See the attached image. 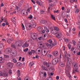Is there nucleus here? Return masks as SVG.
<instances>
[{"label":"nucleus","instance_id":"1","mask_svg":"<svg viewBox=\"0 0 80 80\" xmlns=\"http://www.w3.org/2000/svg\"><path fill=\"white\" fill-rule=\"evenodd\" d=\"M14 45L16 47H17V48L20 47H21L22 45V42L21 41H18L15 42Z\"/></svg>","mask_w":80,"mask_h":80},{"label":"nucleus","instance_id":"52","mask_svg":"<svg viewBox=\"0 0 80 80\" xmlns=\"http://www.w3.org/2000/svg\"><path fill=\"white\" fill-rule=\"evenodd\" d=\"M31 52H32V53H35V51L32 50H31Z\"/></svg>","mask_w":80,"mask_h":80},{"label":"nucleus","instance_id":"28","mask_svg":"<svg viewBox=\"0 0 80 80\" xmlns=\"http://www.w3.org/2000/svg\"><path fill=\"white\" fill-rule=\"evenodd\" d=\"M64 54L65 55V58H67V51H65L64 52Z\"/></svg>","mask_w":80,"mask_h":80},{"label":"nucleus","instance_id":"31","mask_svg":"<svg viewBox=\"0 0 80 80\" xmlns=\"http://www.w3.org/2000/svg\"><path fill=\"white\" fill-rule=\"evenodd\" d=\"M45 80H53V79L52 77H49L47 79H46Z\"/></svg>","mask_w":80,"mask_h":80},{"label":"nucleus","instance_id":"7","mask_svg":"<svg viewBox=\"0 0 80 80\" xmlns=\"http://www.w3.org/2000/svg\"><path fill=\"white\" fill-rule=\"evenodd\" d=\"M12 56H13L14 57H16L17 56V51L13 50L12 51Z\"/></svg>","mask_w":80,"mask_h":80},{"label":"nucleus","instance_id":"18","mask_svg":"<svg viewBox=\"0 0 80 80\" xmlns=\"http://www.w3.org/2000/svg\"><path fill=\"white\" fill-rule=\"evenodd\" d=\"M51 18H52V20H55V21L56 20L55 19V16H53V15L52 14H51Z\"/></svg>","mask_w":80,"mask_h":80},{"label":"nucleus","instance_id":"12","mask_svg":"<svg viewBox=\"0 0 80 80\" xmlns=\"http://www.w3.org/2000/svg\"><path fill=\"white\" fill-rule=\"evenodd\" d=\"M7 42L9 44L13 42V39L12 38H9L7 41Z\"/></svg>","mask_w":80,"mask_h":80},{"label":"nucleus","instance_id":"42","mask_svg":"<svg viewBox=\"0 0 80 80\" xmlns=\"http://www.w3.org/2000/svg\"><path fill=\"white\" fill-rule=\"evenodd\" d=\"M46 31L47 33H48L49 32V29L48 28H46Z\"/></svg>","mask_w":80,"mask_h":80},{"label":"nucleus","instance_id":"43","mask_svg":"<svg viewBox=\"0 0 80 80\" xmlns=\"http://www.w3.org/2000/svg\"><path fill=\"white\" fill-rule=\"evenodd\" d=\"M34 64V62H32L30 63V65H31V66H32L33 65V64Z\"/></svg>","mask_w":80,"mask_h":80},{"label":"nucleus","instance_id":"61","mask_svg":"<svg viewBox=\"0 0 80 80\" xmlns=\"http://www.w3.org/2000/svg\"><path fill=\"white\" fill-rule=\"evenodd\" d=\"M65 41H66V42H67V43H68V39L67 38L65 40Z\"/></svg>","mask_w":80,"mask_h":80},{"label":"nucleus","instance_id":"2","mask_svg":"<svg viewBox=\"0 0 80 80\" xmlns=\"http://www.w3.org/2000/svg\"><path fill=\"white\" fill-rule=\"evenodd\" d=\"M72 62L70 61L67 62V65L66 68V70H70V67H71V64Z\"/></svg>","mask_w":80,"mask_h":80},{"label":"nucleus","instance_id":"46","mask_svg":"<svg viewBox=\"0 0 80 80\" xmlns=\"http://www.w3.org/2000/svg\"><path fill=\"white\" fill-rule=\"evenodd\" d=\"M43 75V77H47V73L46 72H44Z\"/></svg>","mask_w":80,"mask_h":80},{"label":"nucleus","instance_id":"39","mask_svg":"<svg viewBox=\"0 0 80 80\" xmlns=\"http://www.w3.org/2000/svg\"><path fill=\"white\" fill-rule=\"evenodd\" d=\"M32 25V28H35V27H36V25L35 24H31Z\"/></svg>","mask_w":80,"mask_h":80},{"label":"nucleus","instance_id":"38","mask_svg":"<svg viewBox=\"0 0 80 80\" xmlns=\"http://www.w3.org/2000/svg\"><path fill=\"white\" fill-rule=\"evenodd\" d=\"M79 9H76V10L75 11V13H78V12H79Z\"/></svg>","mask_w":80,"mask_h":80},{"label":"nucleus","instance_id":"44","mask_svg":"<svg viewBox=\"0 0 80 80\" xmlns=\"http://www.w3.org/2000/svg\"><path fill=\"white\" fill-rule=\"evenodd\" d=\"M41 73V72H40V76L41 77H43V74H42L40 73Z\"/></svg>","mask_w":80,"mask_h":80},{"label":"nucleus","instance_id":"34","mask_svg":"<svg viewBox=\"0 0 80 80\" xmlns=\"http://www.w3.org/2000/svg\"><path fill=\"white\" fill-rule=\"evenodd\" d=\"M68 46L69 48V50H70V49H71V45H70V44H68Z\"/></svg>","mask_w":80,"mask_h":80},{"label":"nucleus","instance_id":"59","mask_svg":"<svg viewBox=\"0 0 80 80\" xmlns=\"http://www.w3.org/2000/svg\"><path fill=\"white\" fill-rule=\"evenodd\" d=\"M7 20V19H5V18H4L3 19H2V18L1 19V22H3V21L4 20Z\"/></svg>","mask_w":80,"mask_h":80},{"label":"nucleus","instance_id":"3","mask_svg":"<svg viewBox=\"0 0 80 80\" xmlns=\"http://www.w3.org/2000/svg\"><path fill=\"white\" fill-rule=\"evenodd\" d=\"M55 36L57 38H62V33L61 32H58L55 33Z\"/></svg>","mask_w":80,"mask_h":80},{"label":"nucleus","instance_id":"15","mask_svg":"<svg viewBox=\"0 0 80 80\" xmlns=\"http://www.w3.org/2000/svg\"><path fill=\"white\" fill-rule=\"evenodd\" d=\"M47 23V21L45 20H42L41 21V23L42 24H44V23Z\"/></svg>","mask_w":80,"mask_h":80},{"label":"nucleus","instance_id":"24","mask_svg":"<svg viewBox=\"0 0 80 80\" xmlns=\"http://www.w3.org/2000/svg\"><path fill=\"white\" fill-rule=\"evenodd\" d=\"M4 57L5 58H10L9 56L6 54L4 55Z\"/></svg>","mask_w":80,"mask_h":80},{"label":"nucleus","instance_id":"27","mask_svg":"<svg viewBox=\"0 0 80 80\" xmlns=\"http://www.w3.org/2000/svg\"><path fill=\"white\" fill-rule=\"evenodd\" d=\"M3 48V43H0V48Z\"/></svg>","mask_w":80,"mask_h":80},{"label":"nucleus","instance_id":"36","mask_svg":"<svg viewBox=\"0 0 80 80\" xmlns=\"http://www.w3.org/2000/svg\"><path fill=\"white\" fill-rule=\"evenodd\" d=\"M28 18H30V19H32L33 18V16L32 15H30V16L28 17Z\"/></svg>","mask_w":80,"mask_h":80},{"label":"nucleus","instance_id":"30","mask_svg":"<svg viewBox=\"0 0 80 80\" xmlns=\"http://www.w3.org/2000/svg\"><path fill=\"white\" fill-rule=\"evenodd\" d=\"M77 0H70V2L71 3H73V2H77Z\"/></svg>","mask_w":80,"mask_h":80},{"label":"nucleus","instance_id":"50","mask_svg":"<svg viewBox=\"0 0 80 80\" xmlns=\"http://www.w3.org/2000/svg\"><path fill=\"white\" fill-rule=\"evenodd\" d=\"M45 30H43L41 31V33H45Z\"/></svg>","mask_w":80,"mask_h":80},{"label":"nucleus","instance_id":"41","mask_svg":"<svg viewBox=\"0 0 80 80\" xmlns=\"http://www.w3.org/2000/svg\"><path fill=\"white\" fill-rule=\"evenodd\" d=\"M36 2L38 5H41V2H39V1H36Z\"/></svg>","mask_w":80,"mask_h":80},{"label":"nucleus","instance_id":"4","mask_svg":"<svg viewBox=\"0 0 80 80\" xmlns=\"http://www.w3.org/2000/svg\"><path fill=\"white\" fill-rule=\"evenodd\" d=\"M60 62V59L58 58H55L52 60V64L56 65L58 62Z\"/></svg>","mask_w":80,"mask_h":80},{"label":"nucleus","instance_id":"35","mask_svg":"<svg viewBox=\"0 0 80 80\" xmlns=\"http://www.w3.org/2000/svg\"><path fill=\"white\" fill-rule=\"evenodd\" d=\"M70 12V8H68L67 9V11L66 12V13H69Z\"/></svg>","mask_w":80,"mask_h":80},{"label":"nucleus","instance_id":"55","mask_svg":"<svg viewBox=\"0 0 80 80\" xmlns=\"http://www.w3.org/2000/svg\"><path fill=\"white\" fill-rule=\"evenodd\" d=\"M47 62H43L44 65H47Z\"/></svg>","mask_w":80,"mask_h":80},{"label":"nucleus","instance_id":"32","mask_svg":"<svg viewBox=\"0 0 80 80\" xmlns=\"http://www.w3.org/2000/svg\"><path fill=\"white\" fill-rule=\"evenodd\" d=\"M12 61L13 62V63H17V60L15 59H12Z\"/></svg>","mask_w":80,"mask_h":80},{"label":"nucleus","instance_id":"13","mask_svg":"<svg viewBox=\"0 0 80 80\" xmlns=\"http://www.w3.org/2000/svg\"><path fill=\"white\" fill-rule=\"evenodd\" d=\"M22 64L20 62L17 63L16 65L18 67H22Z\"/></svg>","mask_w":80,"mask_h":80},{"label":"nucleus","instance_id":"60","mask_svg":"<svg viewBox=\"0 0 80 80\" xmlns=\"http://www.w3.org/2000/svg\"><path fill=\"white\" fill-rule=\"evenodd\" d=\"M38 39L39 40H42V37H40L38 38Z\"/></svg>","mask_w":80,"mask_h":80},{"label":"nucleus","instance_id":"63","mask_svg":"<svg viewBox=\"0 0 80 80\" xmlns=\"http://www.w3.org/2000/svg\"><path fill=\"white\" fill-rule=\"evenodd\" d=\"M56 79H57V80H58L59 79V76H57Z\"/></svg>","mask_w":80,"mask_h":80},{"label":"nucleus","instance_id":"64","mask_svg":"<svg viewBox=\"0 0 80 80\" xmlns=\"http://www.w3.org/2000/svg\"><path fill=\"white\" fill-rule=\"evenodd\" d=\"M78 55H80V52H79L78 53H77Z\"/></svg>","mask_w":80,"mask_h":80},{"label":"nucleus","instance_id":"49","mask_svg":"<svg viewBox=\"0 0 80 80\" xmlns=\"http://www.w3.org/2000/svg\"><path fill=\"white\" fill-rule=\"evenodd\" d=\"M28 48H27L26 49H24V52H27V51H28Z\"/></svg>","mask_w":80,"mask_h":80},{"label":"nucleus","instance_id":"10","mask_svg":"<svg viewBox=\"0 0 80 80\" xmlns=\"http://www.w3.org/2000/svg\"><path fill=\"white\" fill-rule=\"evenodd\" d=\"M29 46L28 44H27V42H26L25 44H24L22 46V47L23 48H25V47H28Z\"/></svg>","mask_w":80,"mask_h":80},{"label":"nucleus","instance_id":"53","mask_svg":"<svg viewBox=\"0 0 80 80\" xmlns=\"http://www.w3.org/2000/svg\"><path fill=\"white\" fill-rule=\"evenodd\" d=\"M25 80H29V79H28V77H26L25 78Z\"/></svg>","mask_w":80,"mask_h":80},{"label":"nucleus","instance_id":"56","mask_svg":"<svg viewBox=\"0 0 80 80\" xmlns=\"http://www.w3.org/2000/svg\"><path fill=\"white\" fill-rule=\"evenodd\" d=\"M0 76H3V74L1 71H0Z\"/></svg>","mask_w":80,"mask_h":80},{"label":"nucleus","instance_id":"16","mask_svg":"<svg viewBox=\"0 0 80 80\" xmlns=\"http://www.w3.org/2000/svg\"><path fill=\"white\" fill-rule=\"evenodd\" d=\"M46 45L48 47H51V48H52V45L51 44H50L49 43H46Z\"/></svg>","mask_w":80,"mask_h":80},{"label":"nucleus","instance_id":"51","mask_svg":"<svg viewBox=\"0 0 80 80\" xmlns=\"http://www.w3.org/2000/svg\"><path fill=\"white\" fill-rule=\"evenodd\" d=\"M67 62H70V58L68 57H67Z\"/></svg>","mask_w":80,"mask_h":80},{"label":"nucleus","instance_id":"26","mask_svg":"<svg viewBox=\"0 0 80 80\" xmlns=\"http://www.w3.org/2000/svg\"><path fill=\"white\" fill-rule=\"evenodd\" d=\"M11 47H12V48H14L15 49H16V46H15V45H14L13 44H12L11 45Z\"/></svg>","mask_w":80,"mask_h":80},{"label":"nucleus","instance_id":"14","mask_svg":"<svg viewBox=\"0 0 80 80\" xmlns=\"http://www.w3.org/2000/svg\"><path fill=\"white\" fill-rule=\"evenodd\" d=\"M47 53H48V52H46V51L44 50L43 52H42V55H43V56H45L47 54Z\"/></svg>","mask_w":80,"mask_h":80},{"label":"nucleus","instance_id":"47","mask_svg":"<svg viewBox=\"0 0 80 80\" xmlns=\"http://www.w3.org/2000/svg\"><path fill=\"white\" fill-rule=\"evenodd\" d=\"M47 57H49V58H51V57H52V55H51L50 54H48L47 55Z\"/></svg>","mask_w":80,"mask_h":80},{"label":"nucleus","instance_id":"57","mask_svg":"<svg viewBox=\"0 0 80 80\" xmlns=\"http://www.w3.org/2000/svg\"><path fill=\"white\" fill-rule=\"evenodd\" d=\"M28 54L30 55H32V52H28Z\"/></svg>","mask_w":80,"mask_h":80},{"label":"nucleus","instance_id":"6","mask_svg":"<svg viewBox=\"0 0 80 80\" xmlns=\"http://www.w3.org/2000/svg\"><path fill=\"white\" fill-rule=\"evenodd\" d=\"M72 65L74 66V67L75 68L76 70H77V69L78 68V64L76 62H73Z\"/></svg>","mask_w":80,"mask_h":80},{"label":"nucleus","instance_id":"19","mask_svg":"<svg viewBox=\"0 0 80 80\" xmlns=\"http://www.w3.org/2000/svg\"><path fill=\"white\" fill-rule=\"evenodd\" d=\"M54 29L55 30H56V31H59V30H60L59 28L57 27H54Z\"/></svg>","mask_w":80,"mask_h":80},{"label":"nucleus","instance_id":"21","mask_svg":"<svg viewBox=\"0 0 80 80\" xmlns=\"http://www.w3.org/2000/svg\"><path fill=\"white\" fill-rule=\"evenodd\" d=\"M51 45H52V47H54L55 46V45H57V42H55L53 43H52Z\"/></svg>","mask_w":80,"mask_h":80},{"label":"nucleus","instance_id":"40","mask_svg":"<svg viewBox=\"0 0 80 80\" xmlns=\"http://www.w3.org/2000/svg\"><path fill=\"white\" fill-rule=\"evenodd\" d=\"M40 13H41V14H43V13H44L45 12L44 11H43V10H41L40 11Z\"/></svg>","mask_w":80,"mask_h":80},{"label":"nucleus","instance_id":"29","mask_svg":"<svg viewBox=\"0 0 80 80\" xmlns=\"http://www.w3.org/2000/svg\"><path fill=\"white\" fill-rule=\"evenodd\" d=\"M42 68L43 70H47V68L43 66H42Z\"/></svg>","mask_w":80,"mask_h":80},{"label":"nucleus","instance_id":"9","mask_svg":"<svg viewBox=\"0 0 80 80\" xmlns=\"http://www.w3.org/2000/svg\"><path fill=\"white\" fill-rule=\"evenodd\" d=\"M53 54L55 57H57L58 55V52L57 51H55L53 52Z\"/></svg>","mask_w":80,"mask_h":80},{"label":"nucleus","instance_id":"62","mask_svg":"<svg viewBox=\"0 0 80 80\" xmlns=\"http://www.w3.org/2000/svg\"><path fill=\"white\" fill-rule=\"evenodd\" d=\"M65 22H66V23H68V20H67V19H65Z\"/></svg>","mask_w":80,"mask_h":80},{"label":"nucleus","instance_id":"17","mask_svg":"<svg viewBox=\"0 0 80 80\" xmlns=\"http://www.w3.org/2000/svg\"><path fill=\"white\" fill-rule=\"evenodd\" d=\"M52 64L51 63L48 62L47 63V64L46 65V66L48 68H49L50 66H51V65H52Z\"/></svg>","mask_w":80,"mask_h":80},{"label":"nucleus","instance_id":"22","mask_svg":"<svg viewBox=\"0 0 80 80\" xmlns=\"http://www.w3.org/2000/svg\"><path fill=\"white\" fill-rule=\"evenodd\" d=\"M47 42H48L49 44L52 45V40L51 39H50L49 40H48Z\"/></svg>","mask_w":80,"mask_h":80},{"label":"nucleus","instance_id":"33","mask_svg":"<svg viewBox=\"0 0 80 80\" xmlns=\"http://www.w3.org/2000/svg\"><path fill=\"white\" fill-rule=\"evenodd\" d=\"M8 73L10 75H12V70L10 69L9 70Z\"/></svg>","mask_w":80,"mask_h":80},{"label":"nucleus","instance_id":"8","mask_svg":"<svg viewBox=\"0 0 80 80\" xmlns=\"http://www.w3.org/2000/svg\"><path fill=\"white\" fill-rule=\"evenodd\" d=\"M36 34H33L31 35V38L33 40H37V37H36Z\"/></svg>","mask_w":80,"mask_h":80},{"label":"nucleus","instance_id":"54","mask_svg":"<svg viewBox=\"0 0 80 80\" xmlns=\"http://www.w3.org/2000/svg\"><path fill=\"white\" fill-rule=\"evenodd\" d=\"M58 10H57V11H54V13H58Z\"/></svg>","mask_w":80,"mask_h":80},{"label":"nucleus","instance_id":"48","mask_svg":"<svg viewBox=\"0 0 80 80\" xmlns=\"http://www.w3.org/2000/svg\"><path fill=\"white\" fill-rule=\"evenodd\" d=\"M22 4H23V3H22V1H20L19 2V5H22Z\"/></svg>","mask_w":80,"mask_h":80},{"label":"nucleus","instance_id":"45","mask_svg":"<svg viewBox=\"0 0 80 80\" xmlns=\"http://www.w3.org/2000/svg\"><path fill=\"white\" fill-rule=\"evenodd\" d=\"M22 30H25V26H24V25H23V24H22Z\"/></svg>","mask_w":80,"mask_h":80},{"label":"nucleus","instance_id":"37","mask_svg":"<svg viewBox=\"0 0 80 80\" xmlns=\"http://www.w3.org/2000/svg\"><path fill=\"white\" fill-rule=\"evenodd\" d=\"M72 42H73V45L75 46V45H76V42H75V40H72Z\"/></svg>","mask_w":80,"mask_h":80},{"label":"nucleus","instance_id":"23","mask_svg":"<svg viewBox=\"0 0 80 80\" xmlns=\"http://www.w3.org/2000/svg\"><path fill=\"white\" fill-rule=\"evenodd\" d=\"M60 65L61 67H63L65 65V64H64V63H63L62 62H61L60 63Z\"/></svg>","mask_w":80,"mask_h":80},{"label":"nucleus","instance_id":"11","mask_svg":"<svg viewBox=\"0 0 80 80\" xmlns=\"http://www.w3.org/2000/svg\"><path fill=\"white\" fill-rule=\"evenodd\" d=\"M11 52V49L9 48H8L6 50V51H5L6 53H7V54H8V53H10Z\"/></svg>","mask_w":80,"mask_h":80},{"label":"nucleus","instance_id":"5","mask_svg":"<svg viewBox=\"0 0 80 80\" xmlns=\"http://www.w3.org/2000/svg\"><path fill=\"white\" fill-rule=\"evenodd\" d=\"M6 65L8 67L11 68H13V65H14V63L10 62H8Z\"/></svg>","mask_w":80,"mask_h":80},{"label":"nucleus","instance_id":"58","mask_svg":"<svg viewBox=\"0 0 80 80\" xmlns=\"http://www.w3.org/2000/svg\"><path fill=\"white\" fill-rule=\"evenodd\" d=\"M2 26H3V27H5V23H3L2 24Z\"/></svg>","mask_w":80,"mask_h":80},{"label":"nucleus","instance_id":"20","mask_svg":"<svg viewBox=\"0 0 80 80\" xmlns=\"http://www.w3.org/2000/svg\"><path fill=\"white\" fill-rule=\"evenodd\" d=\"M2 76H3V77H7V76H8V72H6L3 73Z\"/></svg>","mask_w":80,"mask_h":80},{"label":"nucleus","instance_id":"25","mask_svg":"<svg viewBox=\"0 0 80 80\" xmlns=\"http://www.w3.org/2000/svg\"><path fill=\"white\" fill-rule=\"evenodd\" d=\"M25 13V10H23L21 11V13L22 15H24Z\"/></svg>","mask_w":80,"mask_h":80}]
</instances>
